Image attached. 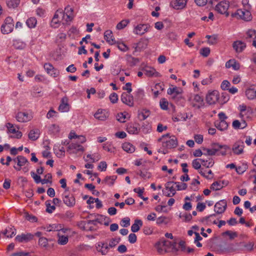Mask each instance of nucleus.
Instances as JSON below:
<instances>
[{"instance_id":"40","label":"nucleus","mask_w":256,"mask_h":256,"mask_svg":"<svg viewBox=\"0 0 256 256\" xmlns=\"http://www.w3.org/2000/svg\"><path fill=\"white\" fill-rule=\"evenodd\" d=\"M108 241V248H112L116 247V246L120 242V238H114L110 239Z\"/></svg>"},{"instance_id":"41","label":"nucleus","mask_w":256,"mask_h":256,"mask_svg":"<svg viewBox=\"0 0 256 256\" xmlns=\"http://www.w3.org/2000/svg\"><path fill=\"white\" fill-rule=\"evenodd\" d=\"M246 95L248 100H254L256 98V90L248 88L246 91Z\"/></svg>"},{"instance_id":"55","label":"nucleus","mask_w":256,"mask_h":256,"mask_svg":"<svg viewBox=\"0 0 256 256\" xmlns=\"http://www.w3.org/2000/svg\"><path fill=\"white\" fill-rule=\"evenodd\" d=\"M150 111L148 110H143L142 112L138 114V118L140 120H146L149 116Z\"/></svg>"},{"instance_id":"51","label":"nucleus","mask_w":256,"mask_h":256,"mask_svg":"<svg viewBox=\"0 0 256 256\" xmlns=\"http://www.w3.org/2000/svg\"><path fill=\"white\" fill-rule=\"evenodd\" d=\"M129 22L130 20H123L117 24L116 28L118 30H122L124 28Z\"/></svg>"},{"instance_id":"32","label":"nucleus","mask_w":256,"mask_h":256,"mask_svg":"<svg viewBox=\"0 0 256 256\" xmlns=\"http://www.w3.org/2000/svg\"><path fill=\"white\" fill-rule=\"evenodd\" d=\"M14 25L3 24L1 26L0 30L3 34H8L12 32Z\"/></svg>"},{"instance_id":"8","label":"nucleus","mask_w":256,"mask_h":256,"mask_svg":"<svg viewBox=\"0 0 256 256\" xmlns=\"http://www.w3.org/2000/svg\"><path fill=\"white\" fill-rule=\"evenodd\" d=\"M182 90L179 87L174 86L172 88H170L168 89V94L172 95V98L175 100H178L182 98Z\"/></svg>"},{"instance_id":"59","label":"nucleus","mask_w":256,"mask_h":256,"mask_svg":"<svg viewBox=\"0 0 256 256\" xmlns=\"http://www.w3.org/2000/svg\"><path fill=\"white\" fill-rule=\"evenodd\" d=\"M222 188V186L220 185V184L218 181L213 182L210 186V189L212 190H218Z\"/></svg>"},{"instance_id":"27","label":"nucleus","mask_w":256,"mask_h":256,"mask_svg":"<svg viewBox=\"0 0 256 256\" xmlns=\"http://www.w3.org/2000/svg\"><path fill=\"white\" fill-rule=\"evenodd\" d=\"M104 40L109 44L112 45L116 44V40L114 38L112 31L110 30H107L104 34Z\"/></svg>"},{"instance_id":"16","label":"nucleus","mask_w":256,"mask_h":256,"mask_svg":"<svg viewBox=\"0 0 256 256\" xmlns=\"http://www.w3.org/2000/svg\"><path fill=\"white\" fill-rule=\"evenodd\" d=\"M34 235L30 234H22L20 235H18L15 238V240L18 242H27L32 240L34 238Z\"/></svg>"},{"instance_id":"48","label":"nucleus","mask_w":256,"mask_h":256,"mask_svg":"<svg viewBox=\"0 0 256 256\" xmlns=\"http://www.w3.org/2000/svg\"><path fill=\"white\" fill-rule=\"evenodd\" d=\"M200 160L202 164L207 168L212 167L214 164V162L212 158H210L208 160L202 158H200Z\"/></svg>"},{"instance_id":"4","label":"nucleus","mask_w":256,"mask_h":256,"mask_svg":"<svg viewBox=\"0 0 256 256\" xmlns=\"http://www.w3.org/2000/svg\"><path fill=\"white\" fill-rule=\"evenodd\" d=\"M230 4L229 2L226 0H223L220 2L215 8V10L218 13L222 14H225V16L228 17L230 14H232V12L230 11V9H229Z\"/></svg>"},{"instance_id":"63","label":"nucleus","mask_w":256,"mask_h":256,"mask_svg":"<svg viewBox=\"0 0 256 256\" xmlns=\"http://www.w3.org/2000/svg\"><path fill=\"white\" fill-rule=\"evenodd\" d=\"M160 103L162 109L166 110L168 108V102L165 98L162 99Z\"/></svg>"},{"instance_id":"7","label":"nucleus","mask_w":256,"mask_h":256,"mask_svg":"<svg viewBox=\"0 0 256 256\" xmlns=\"http://www.w3.org/2000/svg\"><path fill=\"white\" fill-rule=\"evenodd\" d=\"M97 252L102 256H106L109 252L108 241H101L98 242L96 246Z\"/></svg>"},{"instance_id":"20","label":"nucleus","mask_w":256,"mask_h":256,"mask_svg":"<svg viewBox=\"0 0 256 256\" xmlns=\"http://www.w3.org/2000/svg\"><path fill=\"white\" fill-rule=\"evenodd\" d=\"M68 102V100L66 96L62 98L58 106V110L60 112H68L69 111L70 106Z\"/></svg>"},{"instance_id":"57","label":"nucleus","mask_w":256,"mask_h":256,"mask_svg":"<svg viewBox=\"0 0 256 256\" xmlns=\"http://www.w3.org/2000/svg\"><path fill=\"white\" fill-rule=\"evenodd\" d=\"M52 176L51 174H50V173L47 174L45 175L44 178L42 180V184H48V182L52 184Z\"/></svg>"},{"instance_id":"14","label":"nucleus","mask_w":256,"mask_h":256,"mask_svg":"<svg viewBox=\"0 0 256 256\" xmlns=\"http://www.w3.org/2000/svg\"><path fill=\"white\" fill-rule=\"evenodd\" d=\"M218 99V92L217 90H213L209 92L206 96V100L210 104H215Z\"/></svg>"},{"instance_id":"42","label":"nucleus","mask_w":256,"mask_h":256,"mask_svg":"<svg viewBox=\"0 0 256 256\" xmlns=\"http://www.w3.org/2000/svg\"><path fill=\"white\" fill-rule=\"evenodd\" d=\"M99 218L94 220H90L88 221V224H93V225H96L97 223H102V220H108V218L103 216V215H98Z\"/></svg>"},{"instance_id":"18","label":"nucleus","mask_w":256,"mask_h":256,"mask_svg":"<svg viewBox=\"0 0 256 256\" xmlns=\"http://www.w3.org/2000/svg\"><path fill=\"white\" fill-rule=\"evenodd\" d=\"M121 100L123 103L130 106H134V98L130 94L123 92L121 96Z\"/></svg>"},{"instance_id":"29","label":"nucleus","mask_w":256,"mask_h":256,"mask_svg":"<svg viewBox=\"0 0 256 256\" xmlns=\"http://www.w3.org/2000/svg\"><path fill=\"white\" fill-rule=\"evenodd\" d=\"M226 67L228 68L232 67L233 70H238L240 68V64L235 59H230L226 62Z\"/></svg>"},{"instance_id":"12","label":"nucleus","mask_w":256,"mask_h":256,"mask_svg":"<svg viewBox=\"0 0 256 256\" xmlns=\"http://www.w3.org/2000/svg\"><path fill=\"white\" fill-rule=\"evenodd\" d=\"M244 147V142L238 140L233 144L232 150L235 154L240 155L243 153Z\"/></svg>"},{"instance_id":"35","label":"nucleus","mask_w":256,"mask_h":256,"mask_svg":"<svg viewBox=\"0 0 256 256\" xmlns=\"http://www.w3.org/2000/svg\"><path fill=\"white\" fill-rule=\"evenodd\" d=\"M215 126L216 128L220 130H226L228 128V124L226 120H220V122H216Z\"/></svg>"},{"instance_id":"1","label":"nucleus","mask_w":256,"mask_h":256,"mask_svg":"<svg viewBox=\"0 0 256 256\" xmlns=\"http://www.w3.org/2000/svg\"><path fill=\"white\" fill-rule=\"evenodd\" d=\"M158 141L162 142V148L163 150V154L168 153V150L176 148L178 144L176 137L174 136H170L169 133L162 135L158 140Z\"/></svg>"},{"instance_id":"49","label":"nucleus","mask_w":256,"mask_h":256,"mask_svg":"<svg viewBox=\"0 0 256 256\" xmlns=\"http://www.w3.org/2000/svg\"><path fill=\"white\" fill-rule=\"evenodd\" d=\"M37 20L34 18H30L26 22L27 26L30 28H34L36 26Z\"/></svg>"},{"instance_id":"22","label":"nucleus","mask_w":256,"mask_h":256,"mask_svg":"<svg viewBox=\"0 0 256 256\" xmlns=\"http://www.w3.org/2000/svg\"><path fill=\"white\" fill-rule=\"evenodd\" d=\"M232 47L236 52L240 53L246 48V44L240 40H236L233 43Z\"/></svg>"},{"instance_id":"11","label":"nucleus","mask_w":256,"mask_h":256,"mask_svg":"<svg viewBox=\"0 0 256 256\" xmlns=\"http://www.w3.org/2000/svg\"><path fill=\"white\" fill-rule=\"evenodd\" d=\"M166 243L169 244L170 241L162 238L155 244L154 247L159 254H162L166 253V250L164 249Z\"/></svg>"},{"instance_id":"44","label":"nucleus","mask_w":256,"mask_h":256,"mask_svg":"<svg viewBox=\"0 0 256 256\" xmlns=\"http://www.w3.org/2000/svg\"><path fill=\"white\" fill-rule=\"evenodd\" d=\"M116 178V176H106L102 181V182H104L106 184L112 186L114 184Z\"/></svg>"},{"instance_id":"10","label":"nucleus","mask_w":256,"mask_h":256,"mask_svg":"<svg viewBox=\"0 0 256 256\" xmlns=\"http://www.w3.org/2000/svg\"><path fill=\"white\" fill-rule=\"evenodd\" d=\"M16 119L18 122H26L30 121L33 118L31 113L27 112H18L16 115Z\"/></svg>"},{"instance_id":"52","label":"nucleus","mask_w":256,"mask_h":256,"mask_svg":"<svg viewBox=\"0 0 256 256\" xmlns=\"http://www.w3.org/2000/svg\"><path fill=\"white\" fill-rule=\"evenodd\" d=\"M46 212L49 214H52L56 209L54 206L50 205V200H46Z\"/></svg>"},{"instance_id":"5","label":"nucleus","mask_w":256,"mask_h":256,"mask_svg":"<svg viewBox=\"0 0 256 256\" xmlns=\"http://www.w3.org/2000/svg\"><path fill=\"white\" fill-rule=\"evenodd\" d=\"M232 18L239 17L240 18L248 21L250 20L251 14L249 10L246 9H238L235 13L232 12Z\"/></svg>"},{"instance_id":"25","label":"nucleus","mask_w":256,"mask_h":256,"mask_svg":"<svg viewBox=\"0 0 256 256\" xmlns=\"http://www.w3.org/2000/svg\"><path fill=\"white\" fill-rule=\"evenodd\" d=\"M63 201L68 206L72 207L75 205L76 200L74 196L71 195H64L63 198Z\"/></svg>"},{"instance_id":"34","label":"nucleus","mask_w":256,"mask_h":256,"mask_svg":"<svg viewBox=\"0 0 256 256\" xmlns=\"http://www.w3.org/2000/svg\"><path fill=\"white\" fill-rule=\"evenodd\" d=\"M232 244H229L228 247L225 248L222 246V245L218 246L220 254H228L234 252V250L232 247Z\"/></svg>"},{"instance_id":"2","label":"nucleus","mask_w":256,"mask_h":256,"mask_svg":"<svg viewBox=\"0 0 256 256\" xmlns=\"http://www.w3.org/2000/svg\"><path fill=\"white\" fill-rule=\"evenodd\" d=\"M227 208V202L225 200H220L217 202L214 205V212L216 214H210L208 216L203 218L202 220V222L208 220L212 216H216V214H223L226 210Z\"/></svg>"},{"instance_id":"30","label":"nucleus","mask_w":256,"mask_h":256,"mask_svg":"<svg viewBox=\"0 0 256 256\" xmlns=\"http://www.w3.org/2000/svg\"><path fill=\"white\" fill-rule=\"evenodd\" d=\"M164 249L166 250V253L176 252L178 250V248L176 247V242H172L170 241L169 244L166 243Z\"/></svg>"},{"instance_id":"6","label":"nucleus","mask_w":256,"mask_h":256,"mask_svg":"<svg viewBox=\"0 0 256 256\" xmlns=\"http://www.w3.org/2000/svg\"><path fill=\"white\" fill-rule=\"evenodd\" d=\"M174 182H168L165 184V188L162 190L163 194L168 197H172L176 194V189L174 186Z\"/></svg>"},{"instance_id":"33","label":"nucleus","mask_w":256,"mask_h":256,"mask_svg":"<svg viewBox=\"0 0 256 256\" xmlns=\"http://www.w3.org/2000/svg\"><path fill=\"white\" fill-rule=\"evenodd\" d=\"M148 44L147 40L141 39L136 44V50L138 51L145 49Z\"/></svg>"},{"instance_id":"43","label":"nucleus","mask_w":256,"mask_h":256,"mask_svg":"<svg viewBox=\"0 0 256 256\" xmlns=\"http://www.w3.org/2000/svg\"><path fill=\"white\" fill-rule=\"evenodd\" d=\"M58 243L60 245L66 244L68 240V236H66L61 235L60 232L58 234Z\"/></svg>"},{"instance_id":"47","label":"nucleus","mask_w":256,"mask_h":256,"mask_svg":"<svg viewBox=\"0 0 256 256\" xmlns=\"http://www.w3.org/2000/svg\"><path fill=\"white\" fill-rule=\"evenodd\" d=\"M20 0H6V4L9 8H16L20 4Z\"/></svg>"},{"instance_id":"21","label":"nucleus","mask_w":256,"mask_h":256,"mask_svg":"<svg viewBox=\"0 0 256 256\" xmlns=\"http://www.w3.org/2000/svg\"><path fill=\"white\" fill-rule=\"evenodd\" d=\"M142 70L144 71L146 76L149 77H160V74L159 72L152 67L146 66L143 68Z\"/></svg>"},{"instance_id":"17","label":"nucleus","mask_w":256,"mask_h":256,"mask_svg":"<svg viewBox=\"0 0 256 256\" xmlns=\"http://www.w3.org/2000/svg\"><path fill=\"white\" fill-rule=\"evenodd\" d=\"M204 104V98L199 94H195L192 102L193 107L200 108Z\"/></svg>"},{"instance_id":"62","label":"nucleus","mask_w":256,"mask_h":256,"mask_svg":"<svg viewBox=\"0 0 256 256\" xmlns=\"http://www.w3.org/2000/svg\"><path fill=\"white\" fill-rule=\"evenodd\" d=\"M59 228H61L60 225L56 224L50 225V226L47 228V231H58Z\"/></svg>"},{"instance_id":"36","label":"nucleus","mask_w":256,"mask_h":256,"mask_svg":"<svg viewBox=\"0 0 256 256\" xmlns=\"http://www.w3.org/2000/svg\"><path fill=\"white\" fill-rule=\"evenodd\" d=\"M142 226V222L140 220L136 219L134 220V222L131 226V230L133 232H138L140 228Z\"/></svg>"},{"instance_id":"23","label":"nucleus","mask_w":256,"mask_h":256,"mask_svg":"<svg viewBox=\"0 0 256 256\" xmlns=\"http://www.w3.org/2000/svg\"><path fill=\"white\" fill-rule=\"evenodd\" d=\"M187 0H174L171 2L172 6L176 10L184 8L186 4Z\"/></svg>"},{"instance_id":"24","label":"nucleus","mask_w":256,"mask_h":256,"mask_svg":"<svg viewBox=\"0 0 256 256\" xmlns=\"http://www.w3.org/2000/svg\"><path fill=\"white\" fill-rule=\"evenodd\" d=\"M6 126L8 128V132L16 134L15 138H20L22 136V133L18 130H16L12 124L8 122L6 124Z\"/></svg>"},{"instance_id":"13","label":"nucleus","mask_w":256,"mask_h":256,"mask_svg":"<svg viewBox=\"0 0 256 256\" xmlns=\"http://www.w3.org/2000/svg\"><path fill=\"white\" fill-rule=\"evenodd\" d=\"M84 151V147L76 143H72L68 148L67 152L70 154H78V152H83Z\"/></svg>"},{"instance_id":"15","label":"nucleus","mask_w":256,"mask_h":256,"mask_svg":"<svg viewBox=\"0 0 256 256\" xmlns=\"http://www.w3.org/2000/svg\"><path fill=\"white\" fill-rule=\"evenodd\" d=\"M44 68L47 73L50 74L54 78L58 76L60 74V72L58 70L55 68L50 63H46L44 64Z\"/></svg>"},{"instance_id":"46","label":"nucleus","mask_w":256,"mask_h":256,"mask_svg":"<svg viewBox=\"0 0 256 256\" xmlns=\"http://www.w3.org/2000/svg\"><path fill=\"white\" fill-rule=\"evenodd\" d=\"M39 137L38 130H31L28 134V138L32 140H36Z\"/></svg>"},{"instance_id":"56","label":"nucleus","mask_w":256,"mask_h":256,"mask_svg":"<svg viewBox=\"0 0 256 256\" xmlns=\"http://www.w3.org/2000/svg\"><path fill=\"white\" fill-rule=\"evenodd\" d=\"M117 44L118 48L121 51L125 52L127 51L128 50V48L127 46H126L124 43L123 42H119L116 41V44Z\"/></svg>"},{"instance_id":"54","label":"nucleus","mask_w":256,"mask_h":256,"mask_svg":"<svg viewBox=\"0 0 256 256\" xmlns=\"http://www.w3.org/2000/svg\"><path fill=\"white\" fill-rule=\"evenodd\" d=\"M223 236H228L230 240H232L238 236L236 232H232L230 230H226L222 234Z\"/></svg>"},{"instance_id":"64","label":"nucleus","mask_w":256,"mask_h":256,"mask_svg":"<svg viewBox=\"0 0 256 256\" xmlns=\"http://www.w3.org/2000/svg\"><path fill=\"white\" fill-rule=\"evenodd\" d=\"M120 224L124 227H128L130 225V219L129 218H124L121 220Z\"/></svg>"},{"instance_id":"61","label":"nucleus","mask_w":256,"mask_h":256,"mask_svg":"<svg viewBox=\"0 0 256 256\" xmlns=\"http://www.w3.org/2000/svg\"><path fill=\"white\" fill-rule=\"evenodd\" d=\"M210 48H203L200 50V54L204 57H207L210 54Z\"/></svg>"},{"instance_id":"3","label":"nucleus","mask_w":256,"mask_h":256,"mask_svg":"<svg viewBox=\"0 0 256 256\" xmlns=\"http://www.w3.org/2000/svg\"><path fill=\"white\" fill-rule=\"evenodd\" d=\"M65 15L64 13V10L62 9H58V10L51 21V26L54 28H58L60 23L61 22H64V24L65 22Z\"/></svg>"},{"instance_id":"60","label":"nucleus","mask_w":256,"mask_h":256,"mask_svg":"<svg viewBox=\"0 0 256 256\" xmlns=\"http://www.w3.org/2000/svg\"><path fill=\"white\" fill-rule=\"evenodd\" d=\"M201 162L200 158L195 159L192 160V167L196 170L200 169L201 167Z\"/></svg>"},{"instance_id":"31","label":"nucleus","mask_w":256,"mask_h":256,"mask_svg":"<svg viewBox=\"0 0 256 256\" xmlns=\"http://www.w3.org/2000/svg\"><path fill=\"white\" fill-rule=\"evenodd\" d=\"M5 237L11 238L16 234V230L14 226L6 228L2 232Z\"/></svg>"},{"instance_id":"58","label":"nucleus","mask_w":256,"mask_h":256,"mask_svg":"<svg viewBox=\"0 0 256 256\" xmlns=\"http://www.w3.org/2000/svg\"><path fill=\"white\" fill-rule=\"evenodd\" d=\"M200 184L198 180L196 179H194L190 184V188L194 191L198 190V186Z\"/></svg>"},{"instance_id":"19","label":"nucleus","mask_w":256,"mask_h":256,"mask_svg":"<svg viewBox=\"0 0 256 256\" xmlns=\"http://www.w3.org/2000/svg\"><path fill=\"white\" fill-rule=\"evenodd\" d=\"M64 13L65 15L66 23L70 22L74 18V10L70 6H68L65 8Z\"/></svg>"},{"instance_id":"26","label":"nucleus","mask_w":256,"mask_h":256,"mask_svg":"<svg viewBox=\"0 0 256 256\" xmlns=\"http://www.w3.org/2000/svg\"><path fill=\"white\" fill-rule=\"evenodd\" d=\"M108 114L105 110L99 109L94 114V116L96 119L100 120H105L108 117Z\"/></svg>"},{"instance_id":"53","label":"nucleus","mask_w":256,"mask_h":256,"mask_svg":"<svg viewBox=\"0 0 256 256\" xmlns=\"http://www.w3.org/2000/svg\"><path fill=\"white\" fill-rule=\"evenodd\" d=\"M38 244L43 248H46L48 246V240L46 238L41 237L38 240Z\"/></svg>"},{"instance_id":"50","label":"nucleus","mask_w":256,"mask_h":256,"mask_svg":"<svg viewBox=\"0 0 256 256\" xmlns=\"http://www.w3.org/2000/svg\"><path fill=\"white\" fill-rule=\"evenodd\" d=\"M246 39H252L253 40H256V31L254 30H249L246 34Z\"/></svg>"},{"instance_id":"38","label":"nucleus","mask_w":256,"mask_h":256,"mask_svg":"<svg viewBox=\"0 0 256 256\" xmlns=\"http://www.w3.org/2000/svg\"><path fill=\"white\" fill-rule=\"evenodd\" d=\"M203 150L206 152V154L208 156H214L217 154L218 149H216V143L212 144V148H204Z\"/></svg>"},{"instance_id":"9","label":"nucleus","mask_w":256,"mask_h":256,"mask_svg":"<svg viewBox=\"0 0 256 256\" xmlns=\"http://www.w3.org/2000/svg\"><path fill=\"white\" fill-rule=\"evenodd\" d=\"M150 28V26L148 24H140L134 28L133 32L136 34L142 36Z\"/></svg>"},{"instance_id":"37","label":"nucleus","mask_w":256,"mask_h":256,"mask_svg":"<svg viewBox=\"0 0 256 256\" xmlns=\"http://www.w3.org/2000/svg\"><path fill=\"white\" fill-rule=\"evenodd\" d=\"M122 149L127 152L132 153L135 150L134 146L130 142H124L122 145Z\"/></svg>"},{"instance_id":"45","label":"nucleus","mask_w":256,"mask_h":256,"mask_svg":"<svg viewBox=\"0 0 256 256\" xmlns=\"http://www.w3.org/2000/svg\"><path fill=\"white\" fill-rule=\"evenodd\" d=\"M16 160L18 161V165L20 167L24 166L26 163L28 162L25 157L21 156H18L16 158L14 159V162H16Z\"/></svg>"},{"instance_id":"39","label":"nucleus","mask_w":256,"mask_h":256,"mask_svg":"<svg viewBox=\"0 0 256 256\" xmlns=\"http://www.w3.org/2000/svg\"><path fill=\"white\" fill-rule=\"evenodd\" d=\"M126 130L130 134H138L140 128L134 124H128L127 126Z\"/></svg>"},{"instance_id":"28","label":"nucleus","mask_w":256,"mask_h":256,"mask_svg":"<svg viewBox=\"0 0 256 256\" xmlns=\"http://www.w3.org/2000/svg\"><path fill=\"white\" fill-rule=\"evenodd\" d=\"M216 149H218L217 155L225 156L230 148L227 145H222L216 143Z\"/></svg>"}]
</instances>
